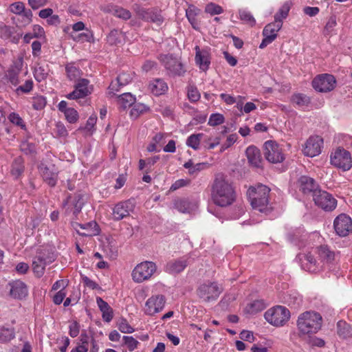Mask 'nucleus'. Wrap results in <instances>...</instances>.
Masks as SVG:
<instances>
[{"instance_id": "f3484780", "label": "nucleus", "mask_w": 352, "mask_h": 352, "mask_svg": "<svg viewBox=\"0 0 352 352\" xmlns=\"http://www.w3.org/2000/svg\"><path fill=\"white\" fill-rule=\"evenodd\" d=\"M323 140L320 136H311L305 143L302 152L307 157H315L321 153Z\"/></svg>"}, {"instance_id": "0e129e2a", "label": "nucleus", "mask_w": 352, "mask_h": 352, "mask_svg": "<svg viewBox=\"0 0 352 352\" xmlns=\"http://www.w3.org/2000/svg\"><path fill=\"white\" fill-rule=\"evenodd\" d=\"M205 11L212 15L219 14L223 12V9L219 5L210 3L206 6Z\"/></svg>"}, {"instance_id": "052dcab7", "label": "nucleus", "mask_w": 352, "mask_h": 352, "mask_svg": "<svg viewBox=\"0 0 352 352\" xmlns=\"http://www.w3.org/2000/svg\"><path fill=\"white\" fill-rule=\"evenodd\" d=\"M119 330L124 333H131L134 331V329L129 324L126 319L122 318L118 324Z\"/></svg>"}, {"instance_id": "473e14b6", "label": "nucleus", "mask_w": 352, "mask_h": 352, "mask_svg": "<svg viewBox=\"0 0 352 352\" xmlns=\"http://www.w3.org/2000/svg\"><path fill=\"white\" fill-rule=\"evenodd\" d=\"M116 102L120 109L123 110L134 104L135 98L130 93H124L116 97Z\"/></svg>"}, {"instance_id": "7c9ffc66", "label": "nucleus", "mask_w": 352, "mask_h": 352, "mask_svg": "<svg viewBox=\"0 0 352 352\" xmlns=\"http://www.w3.org/2000/svg\"><path fill=\"white\" fill-rule=\"evenodd\" d=\"M50 71V70L48 64L45 63H37L34 70V76L35 79L38 82L45 80L47 78Z\"/></svg>"}, {"instance_id": "a19ab883", "label": "nucleus", "mask_w": 352, "mask_h": 352, "mask_svg": "<svg viewBox=\"0 0 352 352\" xmlns=\"http://www.w3.org/2000/svg\"><path fill=\"white\" fill-rule=\"evenodd\" d=\"M20 150L25 155H33L36 153V145L34 143L25 140L21 141L20 144Z\"/></svg>"}, {"instance_id": "1a4fd4ad", "label": "nucleus", "mask_w": 352, "mask_h": 352, "mask_svg": "<svg viewBox=\"0 0 352 352\" xmlns=\"http://www.w3.org/2000/svg\"><path fill=\"white\" fill-rule=\"evenodd\" d=\"M54 261V256L48 252H38L32 261V269L35 275L38 278L41 277L45 273V267Z\"/></svg>"}, {"instance_id": "69168bd1", "label": "nucleus", "mask_w": 352, "mask_h": 352, "mask_svg": "<svg viewBox=\"0 0 352 352\" xmlns=\"http://www.w3.org/2000/svg\"><path fill=\"white\" fill-rule=\"evenodd\" d=\"M186 15L188 20L192 25V28L196 29L197 25H198L197 19H196V16H197L196 10L194 9H188V10H186Z\"/></svg>"}, {"instance_id": "864d4df0", "label": "nucleus", "mask_w": 352, "mask_h": 352, "mask_svg": "<svg viewBox=\"0 0 352 352\" xmlns=\"http://www.w3.org/2000/svg\"><path fill=\"white\" fill-rule=\"evenodd\" d=\"M8 120L13 124L20 126L22 129H25V124L18 113H11L8 116Z\"/></svg>"}, {"instance_id": "09e8293b", "label": "nucleus", "mask_w": 352, "mask_h": 352, "mask_svg": "<svg viewBox=\"0 0 352 352\" xmlns=\"http://www.w3.org/2000/svg\"><path fill=\"white\" fill-rule=\"evenodd\" d=\"M307 336L302 337V338L305 341V342L311 346H324L325 344L324 341L319 338L315 336H311L310 335H307Z\"/></svg>"}, {"instance_id": "37998d69", "label": "nucleus", "mask_w": 352, "mask_h": 352, "mask_svg": "<svg viewBox=\"0 0 352 352\" xmlns=\"http://www.w3.org/2000/svg\"><path fill=\"white\" fill-rule=\"evenodd\" d=\"M111 12H112L115 16L124 20H127L131 16V14L129 10L118 6L112 7Z\"/></svg>"}, {"instance_id": "c9c22d12", "label": "nucleus", "mask_w": 352, "mask_h": 352, "mask_svg": "<svg viewBox=\"0 0 352 352\" xmlns=\"http://www.w3.org/2000/svg\"><path fill=\"white\" fill-rule=\"evenodd\" d=\"M124 35L118 30H112L107 36V42L111 45H117L124 41Z\"/></svg>"}, {"instance_id": "5701e85b", "label": "nucleus", "mask_w": 352, "mask_h": 352, "mask_svg": "<svg viewBox=\"0 0 352 352\" xmlns=\"http://www.w3.org/2000/svg\"><path fill=\"white\" fill-rule=\"evenodd\" d=\"M10 11L23 18L24 25L30 23L32 18V12L30 10H26L25 4L21 1H17L10 6Z\"/></svg>"}, {"instance_id": "6e6552de", "label": "nucleus", "mask_w": 352, "mask_h": 352, "mask_svg": "<svg viewBox=\"0 0 352 352\" xmlns=\"http://www.w3.org/2000/svg\"><path fill=\"white\" fill-rule=\"evenodd\" d=\"M221 292V288L217 283L211 282L201 284L197 290L198 296L205 302L216 300Z\"/></svg>"}, {"instance_id": "9d476101", "label": "nucleus", "mask_w": 352, "mask_h": 352, "mask_svg": "<svg viewBox=\"0 0 352 352\" xmlns=\"http://www.w3.org/2000/svg\"><path fill=\"white\" fill-rule=\"evenodd\" d=\"M313 200L316 205L325 211H331L337 206L336 199L330 193L321 190L314 194Z\"/></svg>"}, {"instance_id": "49530a36", "label": "nucleus", "mask_w": 352, "mask_h": 352, "mask_svg": "<svg viewBox=\"0 0 352 352\" xmlns=\"http://www.w3.org/2000/svg\"><path fill=\"white\" fill-rule=\"evenodd\" d=\"M292 100L299 107L307 106L310 102L308 96L302 94H296L292 96Z\"/></svg>"}, {"instance_id": "c03bdc74", "label": "nucleus", "mask_w": 352, "mask_h": 352, "mask_svg": "<svg viewBox=\"0 0 352 352\" xmlns=\"http://www.w3.org/2000/svg\"><path fill=\"white\" fill-rule=\"evenodd\" d=\"M14 338V330L13 328L0 329V342H7Z\"/></svg>"}, {"instance_id": "9b49d317", "label": "nucleus", "mask_w": 352, "mask_h": 352, "mask_svg": "<svg viewBox=\"0 0 352 352\" xmlns=\"http://www.w3.org/2000/svg\"><path fill=\"white\" fill-rule=\"evenodd\" d=\"M6 289L8 290V296L14 300H21L28 295V287L21 280L10 281L6 286Z\"/></svg>"}, {"instance_id": "4be33fe9", "label": "nucleus", "mask_w": 352, "mask_h": 352, "mask_svg": "<svg viewBox=\"0 0 352 352\" xmlns=\"http://www.w3.org/2000/svg\"><path fill=\"white\" fill-rule=\"evenodd\" d=\"M296 258L304 270L310 272H315L318 270V261L311 253L298 254Z\"/></svg>"}, {"instance_id": "3c124183", "label": "nucleus", "mask_w": 352, "mask_h": 352, "mask_svg": "<svg viewBox=\"0 0 352 352\" xmlns=\"http://www.w3.org/2000/svg\"><path fill=\"white\" fill-rule=\"evenodd\" d=\"M67 77L71 80H76L80 78L81 75V71L75 66L67 65L65 67Z\"/></svg>"}, {"instance_id": "39448f33", "label": "nucleus", "mask_w": 352, "mask_h": 352, "mask_svg": "<svg viewBox=\"0 0 352 352\" xmlns=\"http://www.w3.org/2000/svg\"><path fill=\"white\" fill-rule=\"evenodd\" d=\"M157 267L152 261H144L138 264L131 273L132 279L135 283H142L149 279L155 272Z\"/></svg>"}, {"instance_id": "e2e57ef3", "label": "nucleus", "mask_w": 352, "mask_h": 352, "mask_svg": "<svg viewBox=\"0 0 352 352\" xmlns=\"http://www.w3.org/2000/svg\"><path fill=\"white\" fill-rule=\"evenodd\" d=\"M104 252L107 257L115 259L118 256L117 248L109 243L104 247Z\"/></svg>"}, {"instance_id": "dca6fc26", "label": "nucleus", "mask_w": 352, "mask_h": 352, "mask_svg": "<svg viewBox=\"0 0 352 352\" xmlns=\"http://www.w3.org/2000/svg\"><path fill=\"white\" fill-rule=\"evenodd\" d=\"M92 87L89 85V81L85 78H79L74 86V90L68 94L66 98L69 100L83 98L91 94Z\"/></svg>"}, {"instance_id": "a211bd4d", "label": "nucleus", "mask_w": 352, "mask_h": 352, "mask_svg": "<svg viewBox=\"0 0 352 352\" xmlns=\"http://www.w3.org/2000/svg\"><path fill=\"white\" fill-rule=\"evenodd\" d=\"M195 63L199 68L206 72L207 71L211 63V54L210 50L208 48L201 49L198 45L195 47Z\"/></svg>"}, {"instance_id": "4c0bfd02", "label": "nucleus", "mask_w": 352, "mask_h": 352, "mask_svg": "<svg viewBox=\"0 0 352 352\" xmlns=\"http://www.w3.org/2000/svg\"><path fill=\"white\" fill-rule=\"evenodd\" d=\"M80 228L85 230V232L80 234L82 236H93L98 234V226L96 221H90L85 224H78Z\"/></svg>"}, {"instance_id": "412c9836", "label": "nucleus", "mask_w": 352, "mask_h": 352, "mask_svg": "<svg viewBox=\"0 0 352 352\" xmlns=\"http://www.w3.org/2000/svg\"><path fill=\"white\" fill-rule=\"evenodd\" d=\"M137 14L142 19L148 22H152L157 25H160L164 21V18L161 15L160 11L153 9L139 8L137 10Z\"/></svg>"}, {"instance_id": "72a5a7b5", "label": "nucleus", "mask_w": 352, "mask_h": 352, "mask_svg": "<svg viewBox=\"0 0 352 352\" xmlns=\"http://www.w3.org/2000/svg\"><path fill=\"white\" fill-rule=\"evenodd\" d=\"M175 206L181 212L189 213L195 209L196 204L188 199H180L175 201Z\"/></svg>"}, {"instance_id": "7ed1b4c3", "label": "nucleus", "mask_w": 352, "mask_h": 352, "mask_svg": "<svg viewBox=\"0 0 352 352\" xmlns=\"http://www.w3.org/2000/svg\"><path fill=\"white\" fill-rule=\"evenodd\" d=\"M321 316L314 311H305L299 315L296 324L300 338L316 333L321 327Z\"/></svg>"}, {"instance_id": "8fccbe9b", "label": "nucleus", "mask_w": 352, "mask_h": 352, "mask_svg": "<svg viewBox=\"0 0 352 352\" xmlns=\"http://www.w3.org/2000/svg\"><path fill=\"white\" fill-rule=\"evenodd\" d=\"M211 137H208L205 135V138H203L201 146L206 149H213L217 145L220 144V138L217 137L214 139L212 142Z\"/></svg>"}, {"instance_id": "f704fd0d", "label": "nucleus", "mask_w": 352, "mask_h": 352, "mask_svg": "<svg viewBox=\"0 0 352 352\" xmlns=\"http://www.w3.org/2000/svg\"><path fill=\"white\" fill-rule=\"evenodd\" d=\"M337 333L342 338H347L352 336V328L346 322L340 320L337 323Z\"/></svg>"}, {"instance_id": "a18cd8bd", "label": "nucleus", "mask_w": 352, "mask_h": 352, "mask_svg": "<svg viewBox=\"0 0 352 352\" xmlns=\"http://www.w3.org/2000/svg\"><path fill=\"white\" fill-rule=\"evenodd\" d=\"M239 14L240 19L243 21L245 23L252 27L256 24L255 19L249 11L245 10H239Z\"/></svg>"}, {"instance_id": "2eb2a0df", "label": "nucleus", "mask_w": 352, "mask_h": 352, "mask_svg": "<svg viewBox=\"0 0 352 352\" xmlns=\"http://www.w3.org/2000/svg\"><path fill=\"white\" fill-rule=\"evenodd\" d=\"M283 23L274 21L265 25L263 30V39L259 45V48L264 49L272 43L277 37V32L282 28Z\"/></svg>"}, {"instance_id": "4d7b16f0", "label": "nucleus", "mask_w": 352, "mask_h": 352, "mask_svg": "<svg viewBox=\"0 0 352 352\" xmlns=\"http://www.w3.org/2000/svg\"><path fill=\"white\" fill-rule=\"evenodd\" d=\"M123 340L130 351L135 349L139 344V342L132 336H123Z\"/></svg>"}, {"instance_id": "423d86ee", "label": "nucleus", "mask_w": 352, "mask_h": 352, "mask_svg": "<svg viewBox=\"0 0 352 352\" xmlns=\"http://www.w3.org/2000/svg\"><path fill=\"white\" fill-rule=\"evenodd\" d=\"M331 164L344 171L349 170L352 167L351 153L342 148H337L331 155Z\"/></svg>"}, {"instance_id": "393cba45", "label": "nucleus", "mask_w": 352, "mask_h": 352, "mask_svg": "<svg viewBox=\"0 0 352 352\" xmlns=\"http://www.w3.org/2000/svg\"><path fill=\"white\" fill-rule=\"evenodd\" d=\"M316 253L318 255V260L322 264L331 263L336 258L335 252L327 245L316 247Z\"/></svg>"}, {"instance_id": "5fc2aeb1", "label": "nucleus", "mask_w": 352, "mask_h": 352, "mask_svg": "<svg viewBox=\"0 0 352 352\" xmlns=\"http://www.w3.org/2000/svg\"><path fill=\"white\" fill-rule=\"evenodd\" d=\"M224 120V117L222 114L212 113L209 118L208 124L210 126H214L223 123Z\"/></svg>"}, {"instance_id": "6e6d98bb", "label": "nucleus", "mask_w": 352, "mask_h": 352, "mask_svg": "<svg viewBox=\"0 0 352 352\" xmlns=\"http://www.w3.org/2000/svg\"><path fill=\"white\" fill-rule=\"evenodd\" d=\"M33 88V81L32 80H28L25 82L23 85L19 86L15 91L17 94H28L31 91Z\"/></svg>"}, {"instance_id": "4468645a", "label": "nucleus", "mask_w": 352, "mask_h": 352, "mask_svg": "<svg viewBox=\"0 0 352 352\" xmlns=\"http://www.w3.org/2000/svg\"><path fill=\"white\" fill-rule=\"evenodd\" d=\"M335 231L340 236H346L352 232V219L345 214H339L333 221Z\"/></svg>"}, {"instance_id": "f03ea898", "label": "nucleus", "mask_w": 352, "mask_h": 352, "mask_svg": "<svg viewBox=\"0 0 352 352\" xmlns=\"http://www.w3.org/2000/svg\"><path fill=\"white\" fill-rule=\"evenodd\" d=\"M270 189L263 184L251 187L248 190V195L252 208L265 214L269 213L272 208L269 204Z\"/></svg>"}, {"instance_id": "2f4dec72", "label": "nucleus", "mask_w": 352, "mask_h": 352, "mask_svg": "<svg viewBox=\"0 0 352 352\" xmlns=\"http://www.w3.org/2000/svg\"><path fill=\"white\" fill-rule=\"evenodd\" d=\"M97 305L100 309V310L102 313V319L105 322H110L113 318V309L108 305L107 302L103 300L102 298L97 297L96 298Z\"/></svg>"}, {"instance_id": "bf43d9fd", "label": "nucleus", "mask_w": 352, "mask_h": 352, "mask_svg": "<svg viewBox=\"0 0 352 352\" xmlns=\"http://www.w3.org/2000/svg\"><path fill=\"white\" fill-rule=\"evenodd\" d=\"M64 114L66 120L69 123H76L78 120V113L77 111L74 108H69V110L65 112Z\"/></svg>"}, {"instance_id": "6ab92c4d", "label": "nucleus", "mask_w": 352, "mask_h": 352, "mask_svg": "<svg viewBox=\"0 0 352 352\" xmlns=\"http://www.w3.org/2000/svg\"><path fill=\"white\" fill-rule=\"evenodd\" d=\"M134 208V201L130 199L117 204L113 209V219L119 221L128 217Z\"/></svg>"}, {"instance_id": "bb28decb", "label": "nucleus", "mask_w": 352, "mask_h": 352, "mask_svg": "<svg viewBox=\"0 0 352 352\" xmlns=\"http://www.w3.org/2000/svg\"><path fill=\"white\" fill-rule=\"evenodd\" d=\"M189 263L190 258L188 256L172 260L167 263L166 271L170 274H177L182 272Z\"/></svg>"}, {"instance_id": "680f3d73", "label": "nucleus", "mask_w": 352, "mask_h": 352, "mask_svg": "<svg viewBox=\"0 0 352 352\" xmlns=\"http://www.w3.org/2000/svg\"><path fill=\"white\" fill-rule=\"evenodd\" d=\"M188 97L191 102H197L200 98V94L195 86L188 87Z\"/></svg>"}, {"instance_id": "c756f323", "label": "nucleus", "mask_w": 352, "mask_h": 352, "mask_svg": "<svg viewBox=\"0 0 352 352\" xmlns=\"http://www.w3.org/2000/svg\"><path fill=\"white\" fill-rule=\"evenodd\" d=\"M248 162L255 167H259L261 163L260 150L254 146H248L245 151Z\"/></svg>"}, {"instance_id": "a878e982", "label": "nucleus", "mask_w": 352, "mask_h": 352, "mask_svg": "<svg viewBox=\"0 0 352 352\" xmlns=\"http://www.w3.org/2000/svg\"><path fill=\"white\" fill-rule=\"evenodd\" d=\"M38 169L44 182H45L50 186L53 187L56 186L58 176L54 166L48 167L43 164H41L39 165Z\"/></svg>"}, {"instance_id": "20e7f679", "label": "nucleus", "mask_w": 352, "mask_h": 352, "mask_svg": "<svg viewBox=\"0 0 352 352\" xmlns=\"http://www.w3.org/2000/svg\"><path fill=\"white\" fill-rule=\"evenodd\" d=\"M291 314L285 307L277 305L269 309L264 314L265 319L274 327H283L289 320Z\"/></svg>"}, {"instance_id": "58836bf2", "label": "nucleus", "mask_w": 352, "mask_h": 352, "mask_svg": "<svg viewBox=\"0 0 352 352\" xmlns=\"http://www.w3.org/2000/svg\"><path fill=\"white\" fill-rule=\"evenodd\" d=\"M24 170V161L21 157H16L12 165L11 173L16 178L19 177Z\"/></svg>"}, {"instance_id": "338daca9", "label": "nucleus", "mask_w": 352, "mask_h": 352, "mask_svg": "<svg viewBox=\"0 0 352 352\" xmlns=\"http://www.w3.org/2000/svg\"><path fill=\"white\" fill-rule=\"evenodd\" d=\"M207 166V163L201 162L197 163L196 164H192L191 168H190V171H188L189 175H197L199 172L204 170Z\"/></svg>"}, {"instance_id": "79ce46f5", "label": "nucleus", "mask_w": 352, "mask_h": 352, "mask_svg": "<svg viewBox=\"0 0 352 352\" xmlns=\"http://www.w3.org/2000/svg\"><path fill=\"white\" fill-rule=\"evenodd\" d=\"M148 109V107L142 103H135L133 104L131 111L130 116L133 119L138 118L140 114L146 112Z\"/></svg>"}, {"instance_id": "ea45409f", "label": "nucleus", "mask_w": 352, "mask_h": 352, "mask_svg": "<svg viewBox=\"0 0 352 352\" xmlns=\"http://www.w3.org/2000/svg\"><path fill=\"white\" fill-rule=\"evenodd\" d=\"M290 10V3L285 2L274 15V21L283 23V20L288 16Z\"/></svg>"}, {"instance_id": "b1692460", "label": "nucleus", "mask_w": 352, "mask_h": 352, "mask_svg": "<svg viewBox=\"0 0 352 352\" xmlns=\"http://www.w3.org/2000/svg\"><path fill=\"white\" fill-rule=\"evenodd\" d=\"M298 186L300 190L305 195H311L314 197V194L318 192V184L316 181L307 176H301L298 179Z\"/></svg>"}, {"instance_id": "603ef678", "label": "nucleus", "mask_w": 352, "mask_h": 352, "mask_svg": "<svg viewBox=\"0 0 352 352\" xmlns=\"http://www.w3.org/2000/svg\"><path fill=\"white\" fill-rule=\"evenodd\" d=\"M46 103V98L43 96H36L32 98V107L36 110L43 109Z\"/></svg>"}, {"instance_id": "f257e3e1", "label": "nucleus", "mask_w": 352, "mask_h": 352, "mask_svg": "<svg viewBox=\"0 0 352 352\" xmlns=\"http://www.w3.org/2000/svg\"><path fill=\"white\" fill-rule=\"evenodd\" d=\"M213 202L221 207L228 206L235 199V192L232 184L223 176L217 177L212 188Z\"/></svg>"}, {"instance_id": "aec40b11", "label": "nucleus", "mask_w": 352, "mask_h": 352, "mask_svg": "<svg viewBox=\"0 0 352 352\" xmlns=\"http://www.w3.org/2000/svg\"><path fill=\"white\" fill-rule=\"evenodd\" d=\"M165 305V298L162 295L153 296L149 298L146 303L144 311L147 315H154L161 311Z\"/></svg>"}, {"instance_id": "c85d7f7f", "label": "nucleus", "mask_w": 352, "mask_h": 352, "mask_svg": "<svg viewBox=\"0 0 352 352\" xmlns=\"http://www.w3.org/2000/svg\"><path fill=\"white\" fill-rule=\"evenodd\" d=\"M152 94L155 96L164 94L168 89L167 83L161 78H156L152 80L148 85Z\"/></svg>"}, {"instance_id": "ddd939ff", "label": "nucleus", "mask_w": 352, "mask_h": 352, "mask_svg": "<svg viewBox=\"0 0 352 352\" xmlns=\"http://www.w3.org/2000/svg\"><path fill=\"white\" fill-rule=\"evenodd\" d=\"M264 155L268 162L273 164L282 162L285 159L282 149L278 144L272 140L265 143Z\"/></svg>"}, {"instance_id": "cd10ccee", "label": "nucleus", "mask_w": 352, "mask_h": 352, "mask_svg": "<svg viewBox=\"0 0 352 352\" xmlns=\"http://www.w3.org/2000/svg\"><path fill=\"white\" fill-rule=\"evenodd\" d=\"M22 36L21 33H17L15 28L0 23V37L4 40H9L13 43H17Z\"/></svg>"}, {"instance_id": "0eeeda50", "label": "nucleus", "mask_w": 352, "mask_h": 352, "mask_svg": "<svg viewBox=\"0 0 352 352\" xmlns=\"http://www.w3.org/2000/svg\"><path fill=\"white\" fill-rule=\"evenodd\" d=\"M159 58L169 76H182L185 73L186 71L182 63L171 55L162 54Z\"/></svg>"}, {"instance_id": "f8f14e48", "label": "nucleus", "mask_w": 352, "mask_h": 352, "mask_svg": "<svg viewBox=\"0 0 352 352\" xmlns=\"http://www.w3.org/2000/svg\"><path fill=\"white\" fill-rule=\"evenodd\" d=\"M336 80L333 75L323 74L316 76L312 81L313 87L319 92H328L336 87Z\"/></svg>"}, {"instance_id": "13d9d810", "label": "nucleus", "mask_w": 352, "mask_h": 352, "mask_svg": "<svg viewBox=\"0 0 352 352\" xmlns=\"http://www.w3.org/2000/svg\"><path fill=\"white\" fill-rule=\"evenodd\" d=\"M19 72H16L15 71H14L13 69H8V74H7V77H8V81L14 86H17L21 80L19 79Z\"/></svg>"}, {"instance_id": "e433bc0d", "label": "nucleus", "mask_w": 352, "mask_h": 352, "mask_svg": "<svg viewBox=\"0 0 352 352\" xmlns=\"http://www.w3.org/2000/svg\"><path fill=\"white\" fill-rule=\"evenodd\" d=\"M204 138H205V135L204 133L192 134L187 138L186 144L194 150H198L199 148L200 144H202Z\"/></svg>"}, {"instance_id": "de8ad7c7", "label": "nucleus", "mask_w": 352, "mask_h": 352, "mask_svg": "<svg viewBox=\"0 0 352 352\" xmlns=\"http://www.w3.org/2000/svg\"><path fill=\"white\" fill-rule=\"evenodd\" d=\"M265 307L266 305L263 300H256L248 305V311L249 313L254 314L263 310Z\"/></svg>"}, {"instance_id": "774afa93", "label": "nucleus", "mask_w": 352, "mask_h": 352, "mask_svg": "<svg viewBox=\"0 0 352 352\" xmlns=\"http://www.w3.org/2000/svg\"><path fill=\"white\" fill-rule=\"evenodd\" d=\"M118 82H120L121 85H126L132 80V76L131 74L122 73L117 77Z\"/></svg>"}]
</instances>
